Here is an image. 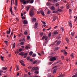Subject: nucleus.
<instances>
[{
  "label": "nucleus",
  "mask_w": 77,
  "mask_h": 77,
  "mask_svg": "<svg viewBox=\"0 0 77 77\" xmlns=\"http://www.w3.org/2000/svg\"><path fill=\"white\" fill-rule=\"evenodd\" d=\"M21 2H23L24 4H26L27 3H30V0H26V1L25 0H20Z\"/></svg>",
  "instance_id": "f257e3e1"
},
{
  "label": "nucleus",
  "mask_w": 77,
  "mask_h": 77,
  "mask_svg": "<svg viewBox=\"0 0 77 77\" xmlns=\"http://www.w3.org/2000/svg\"><path fill=\"white\" fill-rule=\"evenodd\" d=\"M34 9L32 8L29 11V14H30L31 17H32V16H33V15H34Z\"/></svg>",
  "instance_id": "f03ea898"
},
{
  "label": "nucleus",
  "mask_w": 77,
  "mask_h": 77,
  "mask_svg": "<svg viewBox=\"0 0 77 77\" xmlns=\"http://www.w3.org/2000/svg\"><path fill=\"white\" fill-rule=\"evenodd\" d=\"M56 59H57V58L55 57H52L50 58V61H54V60H56Z\"/></svg>",
  "instance_id": "7ed1b4c3"
},
{
  "label": "nucleus",
  "mask_w": 77,
  "mask_h": 77,
  "mask_svg": "<svg viewBox=\"0 0 77 77\" xmlns=\"http://www.w3.org/2000/svg\"><path fill=\"white\" fill-rule=\"evenodd\" d=\"M42 39H45V41H47L48 39V36H46L45 35H44L42 37Z\"/></svg>",
  "instance_id": "20e7f679"
},
{
  "label": "nucleus",
  "mask_w": 77,
  "mask_h": 77,
  "mask_svg": "<svg viewBox=\"0 0 77 77\" xmlns=\"http://www.w3.org/2000/svg\"><path fill=\"white\" fill-rule=\"evenodd\" d=\"M20 63L22 65H23V66H25V64L24 63H23L24 62V61L23 60H20Z\"/></svg>",
  "instance_id": "39448f33"
},
{
  "label": "nucleus",
  "mask_w": 77,
  "mask_h": 77,
  "mask_svg": "<svg viewBox=\"0 0 77 77\" xmlns=\"http://www.w3.org/2000/svg\"><path fill=\"white\" fill-rule=\"evenodd\" d=\"M24 55L25 56L24 57V58H26L27 57V54L26 53H25L24 54V53L22 55V56H23Z\"/></svg>",
  "instance_id": "423d86ee"
},
{
  "label": "nucleus",
  "mask_w": 77,
  "mask_h": 77,
  "mask_svg": "<svg viewBox=\"0 0 77 77\" xmlns=\"http://www.w3.org/2000/svg\"><path fill=\"white\" fill-rule=\"evenodd\" d=\"M32 69L34 71H37L38 69V68L37 67H34L32 68Z\"/></svg>",
  "instance_id": "0eeeda50"
},
{
  "label": "nucleus",
  "mask_w": 77,
  "mask_h": 77,
  "mask_svg": "<svg viewBox=\"0 0 77 77\" xmlns=\"http://www.w3.org/2000/svg\"><path fill=\"white\" fill-rule=\"evenodd\" d=\"M10 33H11V28H9V31L8 30L7 31V34H10Z\"/></svg>",
  "instance_id": "6e6552de"
},
{
  "label": "nucleus",
  "mask_w": 77,
  "mask_h": 77,
  "mask_svg": "<svg viewBox=\"0 0 77 77\" xmlns=\"http://www.w3.org/2000/svg\"><path fill=\"white\" fill-rule=\"evenodd\" d=\"M40 12H41L42 15H43V16H44V15H45V14H44V11H43L42 10H41L40 11Z\"/></svg>",
  "instance_id": "1a4fd4ad"
},
{
  "label": "nucleus",
  "mask_w": 77,
  "mask_h": 77,
  "mask_svg": "<svg viewBox=\"0 0 77 77\" xmlns=\"http://www.w3.org/2000/svg\"><path fill=\"white\" fill-rule=\"evenodd\" d=\"M36 21V18H33L32 20V22H33V23L35 22V21Z\"/></svg>",
  "instance_id": "9d476101"
},
{
  "label": "nucleus",
  "mask_w": 77,
  "mask_h": 77,
  "mask_svg": "<svg viewBox=\"0 0 77 77\" xmlns=\"http://www.w3.org/2000/svg\"><path fill=\"white\" fill-rule=\"evenodd\" d=\"M38 23H35V26H34V28L35 29H36L37 27H38Z\"/></svg>",
  "instance_id": "9b49d317"
},
{
  "label": "nucleus",
  "mask_w": 77,
  "mask_h": 77,
  "mask_svg": "<svg viewBox=\"0 0 77 77\" xmlns=\"http://www.w3.org/2000/svg\"><path fill=\"white\" fill-rule=\"evenodd\" d=\"M66 8L67 9H69V8H70V6H69V5H68V4H66Z\"/></svg>",
  "instance_id": "f8f14e48"
},
{
  "label": "nucleus",
  "mask_w": 77,
  "mask_h": 77,
  "mask_svg": "<svg viewBox=\"0 0 77 77\" xmlns=\"http://www.w3.org/2000/svg\"><path fill=\"white\" fill-rule=\"evenodd\" d=\"M46 5L48 6H50V5H52L51 4V3L48 2L46 4Z\"/></svg>",
  "instance_id": "ddd939ff"
},
{
  "label": "nucleus",
  "mask_w": 77,
  "mask_h": 77,
  "mask_svg": "<svg viewBox=\"0 0 77 77\" xmlns=\"http://www.w3.org/2000/svg\"><path fill=\"white\" fill-rule=\"evenodd\" d=\"M69 24L70 27H72V23H71V21H70L69 23Z\"/></svg>",
  "instance_id": "4468645a"
},
{
  "label": "nucleus",
  "mask_w": 77,
  "mask_h": 77,
  "mask_svg": "<svg viewBox=\"0 0 77 77\" xmlns=\"http://www.w3.org/2000/svg\"><path fill=\"white\" fill-rule=\"evenodd\" d=\"M60 43H61V41H59L57 42V44H56V45H59Z\"/></svg>",
  "instance_id": "2eb2a0df"
},
{
  "label": "nucleus",
  "mask_w": 77,
  "mask_h": 77,
  "mask_svg": "<svg viewBox=\"0 0 77 77\" xmlns=\"http://www.w3.org/2000/svg\"><path fill=\"white\" fill-rule=\"evenodd\" d=\"M27 20H24L23 21L24 24H25V25L27 24Z\"/></svg>",
  "instance_id": "dca6fc26"
},
{
  "label": "nucleus",
  "mask_w": 77,
  "mask_h": 77,
  "mask_svg": "<svg viewBox=\"0 0 77 77\" xmlns=\"http://www.w3.org/2000/svg\"><path fill=\"white\" fill-rule=\"evenodd\" d=\"M51 9L52 10V11H54L55 10V8L53 6H52L51 8Z\"/></svg>",
  "instance_id": "f3484780"
},
{
  "label": "nucleus",
  "mask_w": 77,
  "mask_h": 77,
  "mask_svg": "<svg viewBox=\"0 0 77 77\" xmlns=\"http://www.w3.org/2000/svg\"><path fill=\"white\" fill-rule=\"evenodd\" d=\"M56 71H57V69H54L53 71V73H54V74H55V73L56 72Z\"/></svg>",
  "instance_id": "a211bd4d"
},
{
  "label": "nucleus",
  "mask_w": 77,
  "mask_h": 77,
  "mask_svg": "<svg viewBox=\"0 0 77 77\" xmlns=\"http://www.w3.org/2000/svg\"><path fill=\"white\" fill-rule=\"evenodd\" d=\"M8 69V68L7 67H2V69L3 70H6V69Z\"/></svg>",
  "instance_id": "6ab92c4d"
},
{
  "label": "nucleus",
  "mask_w": 77,
  "mask_h": 77,
  "mask_svg": "<svg viewBox=\"0 0 77 77\" xmlns=\"http://www.w3.org/2000/svg\"><path fill=\"white\" fill-rule=\"evenodd\" d=\"M57 12H58L56 11H54L52 12V13L53 14H56V13H57Z\"/></svg>",
  "instance_id": "aec40b11"
},
{
  "label": "nucleus",
  "mask_w": 77,
  "mask_h": 77,
  "mask_svg": "<svg viewBox=\"0 0 77 77\" xmlns=\"http://www.w3.org/2000/svg\"><path fill=\"white\" fill-rule=\"evenodd\" d=\"M56 20V17H54L53 18V20H52V21H54Z\"/></svg>",
  "instance_id": "412c9836"
},
{
  "label": "nucleus",
  "mask_w": 77,
  "mask_h": 77,
  "mask_svg": "<svg viewBox=\"0 0 77 77\" xmlns=\"http://www.w3.org/2000/svg\"><path fill=\"white\" fill-rule=\"evenodd\" d=\"M37 62H38V60H35L33 62L32 64H35V63H36Z\"/></svg>",
  "instance_id": "4be33fe9"
},
{
  "label": "nucleus",
  "mask_w": 77,
  "mask_h": 77,
  "mask_svg": "<svg viewBox=\"0 0 77 77\" xmlns=\"http://www.w3.org/2000/svg\"><path fill=\"white\" fill-rule=\"evenodd\" d=\"M54 35H57V34H58V32L57 31H56L54 32Z\"/></svg>",
  "instance_id": "5701e85b"
},
{
  "label": "nucleus",
  "mask_w": 77,
  "mask_h": 77,
  "mask_svg": "<svg viewBox=\"0 0 77 77\" xmlns=\"http://www.w3.org/2000/svg\"><path fill=\"white\" fill-rule=\"evenodd\" d=\"M57 11H58V12H62V10L60 9H57Z\"/></svg>",
  "instance_id": "b1692460"
},
{
  "label": "nucleus",
  "mask_w": 77,
  "mask_h": 77,
  "mask_svg": "<svg viewBox=\"0 0 77 77\" xmlns=\"http://www.w3.org/2000/svg\"><path fill=\"white\" fill-rule=\"evenodd\" d=\"M29 9H30V7L29 6L26 7V11H28L29 10Z\"/></svg>",
  "instance_id": "393cba45"
},
{
  "label": "nucleus",
  "mask_w": 77,
  "mask_h": 77,
  "mask_svg": "<svg viewBox=\"0 0 77 77\" xmlns=\"http://www.w3.org/2000/svg\"><path fill=\"white\" fill-rule=\"evenodd\" d=\"M58 2V1L57 0H54L53 1V3H57Z\"/></svg>",
  "instance_id": "a878e982"
},
{
  "label": "nucleus",
  "mask_w": 77,
  "mask_h": 77,
  "mask_svg": "<svg viewBox=\"0 0 77 77\" xmlns=\"http://www.w3.org/2000/svg\"><path fill=\"white\" fill-rule=\"evenodd\" d=\"M51 32H50L49 33V34H48V38H50V36H51Z\"/></svg>",
  "instance_id": "bb28decb"
},
{
  "label": "nucleus",
  "mask_w": 77,
  "mask_h": 77,
  "mask_svg": "<svg viewBox=\"0 0 77 77\" xmlns=\"http://www.w3.org/2000/svg\"><path fill=\"white\" fill-rule=\"evenodd\" d=\"M1 59L2 60V61H4V60L3 59V57L2 56L1 57Z\"/></svg>",
  "instance_id": "cd10ccee"
},
{
  "label": "nucleus",
  "mask_w": 77,
  "mask_h": 77,
  "mask_svg": "<svg viewBox=\"0 0 77 77\" xmlns=\"http://www.w3.org/2000/svg\"><path fill=\"white\" fill-rule=\"evenodd\" d=\"M29 60L31 62H33V60L32 59H29Z\"/></svg>",
  "instance_id": "c85d7f7f"
},
{
  "label": "nucleus",
  "mask_w": 77,
  "mask_h": 77,
  "mask_svg": "<svg viewBox=\"0 0 77 77\" xmlns=\"http://www.w3.org/2000/svg\"><path fill=\"white\" fill-rule=\"evenodd\" d=\"M15 5L16 6L18 5V3L17 2V0H15Z\"/></svg>",
  "instance_id": "c756f323"
},
{
  "label": "nucleus",
  "mask_w": 77,
  "mask_h": 77,
  "mask_svg": "<svg viewBox=\"0 0 77 77\" xmlns=\"http://www.w3.org/2000/svg\"><path fill=\"white\" fill-rule=\"evenodd\" d=\"M23 53H24V52H21L19 54V55H22V54H23Z\"/></svg>",
  "instance_id": "7c9ffc66"
},
{
  "label": "nucleus",
  "mask_w": 77,
  "mask_h": 77,
  "mask_svg": "<svg viewBox=\"0 0 77 77\" xmlns=\"http://www.w3.org/2000/svg\"><path fill=\"white\" fill-rule=\"evenodd\" d=\"M74 34H75V32H71V35L72 36H74Z\"/></svg>",
  "instance_id": "2f4dec72"
},
{
  "label": "nucleus",
  "mask_w": 77,
  "mask_h": 77,
  "mask_svg": "<svg viewBox=\"0 0 77 77\" xmlns=\"http://www.w3.org/2000/svg\"><path fill=\"white\" fill-rule=\"evenodd\" d=\"M65 74H61V77H64V76H65Z\"/></svg>",
  "instance_id": "473e14b6"
},
{
  "label": "nucleus",
  "mask_w": 77,
  "mask_h": 77,
  "mask_svg": "<svg viewBox=\"0 0 77 77\" xmlns=\"http://www.w3.org/2000/svg\"><path fill=\"white\" fill-rule=\"evenodd\" d=\"M36 56V54H34L32 55V57H35Z\"/></svg>",
  "instance_id": "72a5a7b5"
},
{
  "label": "nucleus",
  "mask_w": 77,
  "mask_h": 77,
  "mask_svg": "<svg viewBox=\"0 0 77 77\" xmlns=\"http://www.w3.org/2000/svg\"><path fill=\"white\" fill-rule=\"evenodd\" d=\"M9 9L11 12H12V5H11L10 9Z\"/></svg>",
  "instance_id": "f704fd0d"
},
{
  "label": "nucleus",
  "mask_w": 77,
  "mask_h": 77,
  "mask_svg": "<svg viewBox=\"0 0 77 77\" xmlns=\"http://www.w3.org/2000/svg\"><path fill=\"white\" fill-rule=\"evenodd\" d=\"M71 57H72V58H74V54H71Z\"/></svg>",
  "instance_id": "c9c22d12"
},
{
  "label": "nucleus",
  "mask_w": 77,
  "mask_h": 77,
  "mask_svg": "<svg viewBox=\"0 0 77 77\" xmlns=\"http://www.w3.org/2000/svg\"><path fill=\"white\" fill-rule=\"evenodd\" d=\"M61 31H64V28L63 27H62L61 29Z\"/></svg>",
  "instance_id": "e433bc0d"
},
{
  "label": "nucleus",
  "mask_w": 77,
  "mask_h": 77,
  "mask_svg": "<svg viewBox=\"0 0 77 77\" xmlns=\"http://www.w3.org/2000/svg\"><path fill=\"white\" fill-rule=\"evenodd\" d=\"M16 54H18V53H19V51H18V49H17V52H15Z\"/></svg>",
  "instance_id": "4c0bfd02"
},
{
  "label": "nucleus",
  "mask_w": 77,
  "mask_h": 77,
  "mask_svg": "<svg viewBox=\"0 0 77 77\" xmlns=\"http://www.w3.org/2000/svg\"><path fill=\"white\" fill-rule=\"evenodd\" d=\"M33 54V52L32 51H31L29 52V54L30 55H32V54Z\"/></svg>",
  "instance_id": "58836bf2"
},
{
  "label": "nucleus",
  "mask_w": 77,
  "mask_h": 77,
  "mask_svg": "<svg viewBox=\"0 0 77 77\" xmlns=\"http://www.w3.org/2000/svg\"><path fill=\"white\" fill-rule=\"evenodd\" d=\"M51 11H50L49 10L48 11L47 13H48V14H50V13H51Z\"/></svg>",
  "instance_id": "ea45409f"
},
{
  "label": "nucleus",
  "mask_w": 77,
  "mask_h": 77,
  "mask_svg": "<svg viewBox=\"0 0 77 77\" xmlns=\"http://www.w3.org/2000/svg\"><path fill=\"white\" fill-rule=\"evenodd\" d=\"M29 48V46H26L25 47V48L27 50V49H28V48Z\"/></svg>",
  "instance_id": "a19ab883"
},
{
  "label": "nucleus",
  "mask_w": 77,
  "mask_h": 77,
  "mask_svg": "<svg viewBox=\"0 0 77 77\" xmlns=\"http://www.w3.org/2000/svg\"><path fill=\"white\" fill-rule=\"evenodd\" d=\"M34 2V0H31L30 1V3H33Z\"/></svg>",
  "instance_id": "79ce46f5"
},
{
  "label": "nucleus",
  "mask_w": 77,
  "mask_h": 77,
  "mask_svg": "<svg viewBox=\"0 0 77 77\" xmlns=\"http://www.w3.org/2000/svg\"><path fill=\"white\" fill-rule=\"evenodd\" d=\"M71 12H72V10L71 9H69V14L71 13Z\"/></svg>",
  "instance_id": "37998d69"
},
{
  "label": "nucleus",
  "mask_w": 77,
  "mask_h": 77,
  "mask_svg": "<svg viewBox=\"0 0 77 77\" xmlns=\"http://www.w3.org/2000/svg\"><path fill=\"white\" fill-rule=\"evenodd\" d=\"M17 67V71H18V70H19V69H19V68H18V66H16Z\"/></svg>",
  "instance_id": "c03bdc74"
},
{
  "label": "nucleus",
  "mask_w": 77,
  "mask_h": 77,
  "mask_svg": "<svg viewBox=\"0 0 77 77\" xmlns=\"http://www.w3.org/2000/svg\"><path fill=\"white\" fill-rule=\"evenodd\" d=\"M30 36H28L27 37V39H28V40H29V39H30Z\"/></svg>",
  "instance_id": "a18cd8bd"
},
{
  "label": "nucleus",
  "mask_w": 77,
  "mask_h": 77,
  "mask_svg": "<svg viewBox=\"0 0 77 77\" xmlns=\"http://www.w3.org/2000/svg\"><path fill=\"white\" fill-rule=\"evenodd\" d=\"M66 41L67 42H69V39H68V38H66Z\"/></svg>",
  "instance_id": "49530a36"
},
{
  "label": "nucleus",
  "mask_w": 77,
  "mask_h": 77,
  "mask_svg": "<svg viewBox=\"0 0 77 77\" xmlns=\"http://www.w3.org/2000/svg\"><path fill=\"white\" fill-rule=\"evenodd\" d=\"M59 47L56 48H55V50H58V49H59Z\"/></svg>",
  "instance_id": "de8ad7c7"
},
{
  "label": "nucleus",
  "mask_w": 77,
  "mask_h": 77,
  "mask_svg": "<svg viewBox=\"0 0 77 77\" xmlns=\"http://www.w3.org/2000/svg\"><path fill=\"white\" fill-rule=\"evenodd\" d=\"M25 40H26V39H25V38H23L22 41H23V42H25Z\"/></svg>",
  "instance_id": "09e8293b"
},
{
  "label": "nucleus",
  "mask_w": 77,
  "mask_h": 77,
  "mask_svg": "<svg viewBox=\"0 0 77 77\" xmlns=\"http://www.w3.org/2000/svg\"><path fill=\"white\" fill-rule=\"evenodd\" d=\"M24 35H27V32L26 31L25 32H24Z\"/></svg>",
  "instance_id": "8fccbe9b"
},
{
  "label": "nucleus",
  "mask_w": 77,
  "mask_h": 77,
  "mask_svg": "<svg viewBox=\"0 0 77 77\" xmlns=\"http://www.w3.org/2000/svg\"><path fill=\"white\" fill-rule=\"evenodd\" d=\"M19 52H21V51H22V49H21V48H20L19 49Z\"/></svg>",
  "instance_id": "3c124183"
},
{
  "label": "nucleus",
  "mask_w": 77,
  "mask_h": 77,
  "mask_svg": "<svg viewBox=\"0 0 77 77\" xmlns=\"http://www.w3.org/2000/svg\"><path fill=\"white\" fill-rule=\"evenodd\" d=\"M38 73L39 72L38 71H35V74H38Z\"/></svg>",
  "instance_id": "603ef678"
},
{
  "label": "nucleus",
  "mask_w": 77,
  "mask_h": 77,
  "mask_svg": "<svg viewBox=\"0 0 77 77\" xmlns=\"http://www.w3.org/2000/svg\"><path fill=\"white\" fill-rule=\"evenodd\" d=\"M15 47V43H14L13 44V48Z\"/></svg>",
  "instance_id": "864d4df0"
},
{
  "label": "nucleus",
  "mask_w": 77,
  "mask_h": 77,
  "mask_svg": "<svg viewBox=\"0 0 77 77\" xmlns=\"http://www.w3.org/2000/svg\"><path fill=\"white\" fill-rule=\"evenodd\" d=\"M42 23H43V24H46V23H45V22H44L42 21H41Z\"/></svg>",
  "instance_id": "5fc2aeb1"
},
{
  "label": "nucleus",
  "mask_w": 77,
  "mask_h": 77,
  "mask_svg": "<svg viewBox=\"0 0 77 77\" xmlns=\"http://www.w3.org/2000/svg\"><path fill=\"white\" fill-rule=\"evenodd\" d=\"M46 43H47V42H44L43 45H45H45H46Z\"/></svg>",
  "instance_id": "6e6d98bb"
},
{
  "label": "nucleus",
  "mask_w": 77,
  "mask_h": 77,
  "mask_svg": "<svg viewBox=\"0 0 77 77\" xmlns=\"http://www.w3.org/2000/svg\"><path fill=\"white\" fill-rule=\"evenodd\" d=\"M57 27H58V26H56L54 27V29H56Z\"/></svg>",
  "instance_id": "4d7b16f0"
},
{
  "label": "nucleus",
  "mask_w": 77,
  "mask_h": 77,
  "mask_svg": "<svg viewBox=\"0 0 77 77\" xmlns=\"http://www.w3.org/2000/svg\"><path fill=\"white\" fill-rule=\"evenodd\" d=\"M41 53L42 54H44V51H41Z\"/></svg>",
  "instance_id": "13d9d810"
},
{
  "label": "nucleus",
  "mask_w": 77,
  "mask_h": 77,
  "mask_svg": "<svg viewBox=\"0 0 77 77\" xmlns=\"http://www.w3.org/2000/svg\"><path fill=\"white\" fill-rule=\"evenodd\" d=\"M48 77H51V75L50 74H49L48 75Z\"/></svg>",
  "instance_id": "bf43d9fd"
},
{
  "label": "nucleus",
  "mask_w": 77,
  "mask_h": 77,
  "mask_svg": "<svg viewBox=\"0 0 77 77\" xmlns=\"http://www.w3.org/2000/svg\"><path fill=\"white\" fill-rule=\"evenodd\" d=\"M20 44L21 45H23L24 44V42H20Z\"/></svg>",
  "instance_id": "052dcab7"
},
{
  "label": "nucleus",
  "mask_w": 77,
  "mask_h": 77,
  "mask_svg": "<svg viewBox=\"0 0 77 77\" xmlns=\"http://www.w3.org/2000/svg\"><path fill=\"white\" fill-rule=\"evenodd\" d=\"M29 59H30V57H27V60H29Z\"/></svg>",
  "instance_id": "680f3d73"
},
{
  "label": "nucleus",
  "mask_w": 77,
  "mask_h": 77,
  "mask_svg": "<svg viewBox=\"0 0 77 77\" xmlns=\"http://www.w3.org/2000/svg\"><path fill=\"white\" fill-rule=\"evenodd\" d=\"M37 14H40V11H38L37 12Z\"/></svg>",
  "instance_id": "e2e57ef3"
},
{
  "label": "nucleus",
  "mask_w": 77,
  "mask_h": 77,
  "mask_svg": "<svg viewBox=\"0 0 77 77\" xmlns=\"http://www.w3.org/2000/svg\"><path fill=\"white\" fill-rule=\"evenodd\" d=\"M3 72V71L2 70H0V73H2V72Z\"/></svg>",
  "instance_id": "0e129e2a"
},
{
  "label": "nucleus",
  "mask_w": 77,
  "mask_h": 77,
  "mask_svg": "<svg viewBox=\"0 0 77 77\" xmlns=\"http://www.w3.org/2000/svg\"><path fill=\"white\" fill-rule=\"evenodd\" d=\"M40 35H41V36H43L44 35V32L41 33Z\"/></svg>",
  "instance_id": "69168bd1"
},
{
  "label": "nucleus",
  "mask_w": 77,
  "mask_h": 77,
  "mask_svg": "<svg viewBox=\"0 0 77 77\" xmlns=\"http://www.w3.org/2000/svg\"><path fill=\"white\" fill-rule=\"evenodd\" d=\"M77 77V75H73L72 77Z\"/></svg>",
  "instance_id": "338daca9"
},
{
  "label": "nucleus",
  "mask_w": 77,
  "mask_h": 77,
  "mask_svg": "<svg viewBox=\"0 0 77 77\" xmlns=\"http://www.w3.org/2000/svg\"><path fill=\"white\" fill-rule=\"evenodd\" d=\"M61 58L63 60H64V57H63V56H62L61 57Z\"/></svg>",
  "instance_id": "774afa93"
}]
</instances>
